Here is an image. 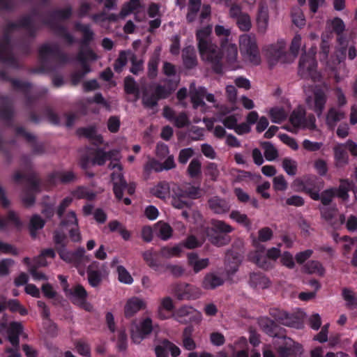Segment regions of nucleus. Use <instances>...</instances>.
Listing matches in <instances>:
<instances>
[{"label": "nucleus", "mask_w": 357, "mask_h": 357, "mask_svg": "<svg viewBox=\"0 0 357 357\" xmlns=\"http://www.w3.org/2000/svg\"><path fill=\"white\" fill-rule=\"evenodd\" d=\"M201 167V162L197 158L192 159L188 167V173L189 176L191 178H197L202 173Z\"/></svg>", "instance_id": "59"}, {"label": "nucleus", "mask_w": 357, "mask_h": 357, "mask_svg": "<svg viewBox=\"0 0 357 357\" xmlns=\"http://www.w3.org/2000/svg\"><path fill=\"white\" fill-rule=\"evenodd\" d=\"M314 56L315 52L313 50L301 55L298 63V73L302 78L311 79L315 81L317 77V63Z\"/></svg>", "instance_id": "8"}, {"label": "nucleus", "mask_w": 357, "mask_h": 357, "mask_svg": "<svg viewBox=\"0 0 357 357\" xmlns=\"http://www.w3.org/2000/svg\"><path fill=\"white\" fill-rule=\"evenodd\" d=\"M183 66L186 69L191 70L197 66V59L195 50L192 46H187L182 51Z\"/></svg>", "instance_id": "35"}, {"label": "nucleus", "mask_w": 357, "mask_h": 357, "mask_svg": "<svg viewBox=\"0 0 357 357\" xmlns=\"http://www.w3.org/2000/svg\"><path fill=\"white\" fill-rule=\"evenodd\" d=\"M158 63V56H152L149 59L148 63V77L150 79H155L157 77Z\"/></svg>", "instance_id": "61"}, {"label": "nucleus", "mask_w": 357, "mask_h": 357, "mask_svg": "<svg viewBox=\"0 0 357 357\" xmlns=\"http://www.w3.org/2000/svg\"><path fill=\"white\" fill-rule=\"evenodd\" d=\"M342 296L346 302V307L348 309L354 310L357 308V297L352 290L348 288H343Z\"/></svg>", "instance_id": "49"}, {"label": "nucleus", "mask_w": 357, "mask_h": 357, "mask_svg": "<svg viewBox=\"0 0 357 357\" xmlns=\"http://www.w3.org/2000/svg\"><path fill=\"white\" fill-rule=\"evenodd\" d=\"M77 132L79 135L88 138L96 146L100 145L103 142L102 136L97 134L94 126L79 128Z\"/></svg>", "instance_id": "39"}, {"label": "nucleus", "mask_w": 357, "mask_h": 357, "mask_svg": "<svg viewBox=\"0 0 357 357\" xmlns=\"http://www.w3.org/2000/svg\"><path fill=\"white\" fill-rule=\"evenodd\" d=\"M264 150V157L268 161H273L278 156V151L270 142H264L261 144Z\"/></svg>", "instance_id": "53"}, {"label": "nucleus", "mask_w": 357, "mask_h": 357, "mask_svg": "<svg viewBox=\"0 0 357 357\" xmlns=\"http://www.w3.org/2000/svg\"><path fill=\"white\" fill-rule=\"evenodd\" d=\"M268 9L265 3H260L259 5L257 24L258 31L261 33H264L267 29L268 24Z\"/></svg>", "instance_id": "31"}, {"label": "nucleus", "mask_w": 357, "mask_h": 357, "mask_svg": "<svg viewBox=\"0 0 357 357\" xmlns=\"http://www.w3.org/2000/svg\"><path fill=\"white\" fill-rule=\"evenodd\" d=\"M122 169L121 165L113 162V193L119 201L123 199L124 192H126L128 195H132L136 189L135 183H128L125 180L121 172Z\"/></svg>", "instance_id": "6"}, {"label": "nucleus", "mask_w": 357, "mask_h": 357, "mask_svg": "<svg viewBox=\"0 0 357 357\" xmlns=\"http://www.w3.org/2000/svg\"><path fill=\"white\" fill-rule=\"evenodd\" d=\"M73 13L71 6H68L63 9H56L50 13L49 18L47 20H52L56 22V20H66L69 19Z\"/></svg>", "instance_id": "51"}, {"label": "nucleus", "mask_w": 357, "mask_h": 357, "mask_svg": "<svg viewBox=\"0 0 357 357\" xmlns=\"http://www.w3.org/2000/svg\"><path fill=\"white\" fill-rule=\"evenodd\" d=\"M303 191L309 195L311 199L319 201V192L324 187V181L316 176H310L303 182Z\"/></svg>", "instance_id": "20"}, {"label": "nucleus", "mask_w": 357, "mask_h": 357, "mask_svg": "<svg viewBox=\"0 0 357 357\" xmlns=\"http://www.w3.org/2000/svg\"><path fill=\"white\" fill-rule=\"evenodd\" d=\"M143 258L150 268L155 271L162 273L165 264L160 261L157 252L146 251L143 254Z\"/></svg>", "instance_id": "37"}, {"label": "nucleus", "mask_w": 357, "mask_h": 357, "mask_svg": "<svg viewBox=\"0 0 357 357\" xmlns=\"http://www.w3.org/2000/svg\"><path fill=\"white\" fill-rule=\"evenodd\" d=\"M241 254L235 250H229L225 255L226 270L229 275H234L242 261Z\"/></svg>", "instance_id": "24"}, {"label": "nucleus", "mask_w": 357, "mask_h": 357, "mask_svg": "<svg viewBox=\"0 0 357 357\" xmlns=\"http://www.w3.org/2000/svg\"><path fill=\"white\" fill-rule=\"evenodd\" d=\"M175 297L180 301L195 300L200 296L199 288L184 282L176 284L174 287Z\"/></svg>", "instance_id": "14"}, {"label": "nucleus", "mask_w": 357, "mask_h": 357, "mask_svg": "<svg viewBox=\"0 0 357 357\" xmlns=\"http://www.w3.org/2000/svg\"><path fill=\"white\" fill-rule=\"evenodd\" d=\"M57 179L61 183L67 184L75 181L76 175L72 171H56L50 174L47 176V181L50 184H55Z\"/></svg>", "instance_id": "32"}, {"label": "nucleus", "mask_w": 357, "mask_h": 357, "mask_svg": "<svg viewBox=\"0 0 357 357\" xmlns=\"http://www.w3.org/2000/svg\"><path fill=\"white\" fill-rule=\"evenodd\" d=\"M240 50L242 54L255 66L261 63L259 50L256 39L248 35H243L239 39Z\"/></svg>", "instance_id": "10"}, {"label": "nucleus", "mask_w": 357, "mask_h": 357, "mask_svg": "<svg viewBox=\"0 0 357 357\" xmlns=\"http://www.w3.org/2000/svg\"><path fill=\"white\" fill-rule=\"evenodd\" d=\"M202 6V0H189L186 20L188 23H192L197 17Z\"/></svg>", "instance_id": "42"}, {"label": "nucleus", "mask_w": 357, "mask_h": 357, "mask_svg": "<svg viewBox=\"0 0 357 357\" xmlns=\"http://www.w3.org/2000/svg\"><path fill=\"white\" fill-rule=\"evenodd\" d=\"M142 102L144 107L153 109L158 105V100L154 93L149 95L147 92H144L143 93Z\"/></svg>", "instance_id": "64"}, {"label": "nucleus", "mask_w": 357, "mask_h": 357, "mask_svg": "<svg viewBox=\"0 0 357 357\" xmlns=\"http://www.w3.org/2000/svg\"><path fill=\"white\" fill-rule=\"evenodd\" d=\"M43 24L47 26L56 36L63 38L68 45H71L75 43V38L68 32L65 26L52 20H45Z\"/></svg>", "instance_id": "22"}, {"label": "nucleus", "mask_w": 357, "mask_h": 357, "mask_svg": "<svg viewBox=\"0 0 357 357\" xmlns=\"http://www.w3.org/2000/svg\"><path fill=\"white\" fill-rule=\"evenodd\" d=\"M327 97L321 89H317L314 93V107L313 110L319 117L325 107Z\"/></svg>", "instance_id": "41"}, {"label": "nucleus", "mask_w": 357, "mask_h": 357, "mask_svg": "<svg viewBox=\"0 0 357 357\" xmlns=\"http://www.w3.org/2000/svg\"><path fill=\"white\" fill-rule=\"evenodd\" d=\"M252 285L261 288H267L270 284V280L261 273H252L250 275Z\"/></svg>", "instance_id": "50"}, {"label": "nucleus", "mask_w": 357, "mask_h": 357, "mask_svg": "<svg viewBox=\"0 0 357 357\" xmlns=\"http://www.w3.org/2000/svg\"><path fill=\"white\" fill-rule=\"evenodd\" d=\"M21 162L27 169L28 172L26 174L16 172L13 177V181L19 183L21 180L24 179L28 183L24 190H29V192L33 193L40 192V180L38 178V174L32 169L30 156L23 155L21 157Z\"/></svg>", "instance_id": "4"}, {"label": "nucleus", "mask_w": 357, "mask_h": 357, "mask_svg": "<svg viewBox=\"0 0 357 357\" xmlns=\"http://www.w3.org/2000/svg\"><path fill=\"white\" fill-rule=\"evenodd\" d=\"M96 59V54L91 49L79 50L77 55V60L81 63L82 70H80V72H82L84 76L91 72V68L87 63V61H95Z\"/></svg>", "instance_id": "28"}, {"label": "nucleus", "mask_w": 357, "mask_h": 357, "mask_svg": "<svg viewBox=\"0 0 357 357\" xmlns=\"http://www.w3.org/2000/svg\"><path fill=\"white\" fill-rule=\"evenodd\" d=\"M145 307L146 303L143 300L136 296L132 297L131 298L128 300L125 305V316L128 318L132 317L137 312L145 308Z\"/></svg>", "instance_id": "33"}, {"label": "nucleus", "mask_w": 357, "mask_h": 357, "mask_svg": "<svg viewBox=\"0 0 357 357\" xmlns=\"http://www.w3.org/2000/svg\"><path fill=\"white\" fill-rule=\"evenodd\" d=\"M305 272L309 274H316L319 276H324L326 270L322 264L317 260L307 261L303 266Z\"/></svg>", "instance_id": "44"}, {"label": "nucleus", "mask_w": 357, "mask_h": 357, "mask_svg": "<svg viewBox=\"0 0 357 357\" xmlns=\"http://www.w3.org/2000/svg\"><path fill=\"white\" fill-rule=\"evenodd\" d=\"M188 262L189 266L192 267L195 273L200 272L209 265L208 259H199L197 253L191 252L188 255Z\"/></svg>", "instance_id": "38"}, {"label": "nucleus", "mask_w": 357, "mask_h": 357, "mask_svg": "<svg viewBox=\"0 0 357 357\" xmlns=\"http://www.w3.org/2000/svg\"><path fill=\"white\" fill-rule=\"evenodd\" d=\"M74 196L77 199H86L91 201L95 199L96 194L86 187L79 186L74 191Z\"/></svg>", "instance_id": "57"}, {"label": "nucleus", "mask_w": 357, "mask_h": 357, "mask_svg": "<svg viewBox=\"0 0 357 357\" xmlns=\"http://www.w3.org/2000/svg\"><path fill=\"white\" fill-rule=\"evenodd\" d=\"M54 242L59 255L63 261L74 264L76 266H85L91 261V257L85 255L84 248H79L74 252L65 250L66 236L59 231L54 232Z\"/></svg>", "instance_id": "2"}, {"label": "nucleus", "mask_w": 357, "mask_h": 357, "mask_svg": "<svg viewBox=\"0 0 357 357\" xmlns=\"http://www.w3.org/2000/svg\"><path fill=\"white\" fill-rule=\"evenodd\" d=\"M17 29L9 28V22L3 29V33L0 40V61L14 68H19L17 59L13 54L11 33Z\"/></svg>", "instance_id": "5"}, {"label": "nucleus", "mask_w": 357, "mask_h": 357, "mask_svg": "<svg viewBox=\"0 0 357 357\" xmlns=\"http://www.w3.org/2000/svg\"><path fill=\"white\" fill-rule=\"evenodd\" d=\"M256 250L250 252L248 255V259L252 262L256 264L259 267L268 270L272 267L271 260H276L280 255V250L276 248H272L265 252V247L263 245L254 241Z\"/></svg>", "instance_id": "3"}, {"label": "nucleus", "mask_w": 357, "mask_h": 357, "mask_svg": "<svg viewBox=\"0 0 357 357\" xmlns=\"http://www.w3.org/2000/svg\"><path fill=\"white\" fill-rule=\"evenodd\" d=\"M74 27L77 31L82 33V39L81 40L80 50L90 49L89 46L90 45V43L93 40L94 38V33L91 29L90 25L84 24L77 22L75 23Z\"/></svg>", "instance_id": "27"}, {"label": "nucleus", "mask_w": 357, "mask_h": 357, "mask_svg": "<svg viewBox=\"0 0 357 357\" xmlns=\"http://www.w3.org/2000/svg\"><path fill=\"white\" fill-rule=\"evenodd\" d=\"M334 157L336 167H343L348 164L349 155L342 146H338L334 148Z\"/></svg>", "instance_id": "43"}, {"label": "nucleus", "mask_w": 357, "mask_h": 357, "mask_svg": "<svg viewBox=\"0 0 357 357\" xmlns=\"http://www.w3.org/2000/svg\"><path fill=\"white\" fill-rule=\"evenodd\" d=\"M45 224V220L39 215H33L29 223V231L31 237L35 238L36 236V231L43 228Z\"/></svg>", "instance_id": "52"}, {"label": "nucleus", "mask_w": 357, "mask_h": 357, "mask_svg": "<svg viewBox=\"0 0 357 357\" xmlns=\"http://www.w3.org/2000/svg\"><path fill=\"white\" fill-rule=\"evenodd\" d=\"M332 31L337 34V41L340 47L336 50V56L339 62H342L346 59L347 52V37L343 34L345 30V25L343 20L340 17H335L331 21Z\"/></svg>", "instance_id": "11"}, {"label": "nucleus", "mask_w": 357, "mask_h": 357, "mask_svg": "<svg viewBox=\"0 0 357 357\" xmlns=\"http://www.w3.org/2000/svg\"><path fill=\"white\" fill-rule=\"evenodd\" d=\"M124 89L127 94L135 96V100L139 98V89L135 80L131 76H128L124 79Z\"/></svg>", "instance_id": "47"}, {"label": "nucleus", "mask_w": 357, "mask_h": 357, "mask_svg": "<svg viewBox=\"0 0 357 357\" xmlns=\"http://www.w3.org/2000/svg\"><path fill=\"white\" fill-rule=\"evenodd\" d=\"M116 273L118 274V280L120 282L126 284H132L134 280L124 266L121 265L118 266L116 267Z\"/></svg>", "instance_id": "55"}, {"label": "nucleus", "mask_w": 357, "mask_h": 357, "mask_svg": "<svg viewBox=\"0 0 357 357\" xmlns=\"http://www.w3.org/2000/svg\"><path fill=\"white\" fill-rule=\"evenodd\" d=\"M38 54L41 63L40 70L43 72L51 70V68L48 66V56L53 57L61 63H66L68 61L67 55L61 51L57 44L42 45L38 50Z\"/></svg>", "instance_id": "7"}, {"label": "nucleus", "mask_w": 357, "mask_h": 357, "mask_svg": "<svg viewBox=\"0 0 357 357\" xmlns=\"http://www.w3.org/2000/svg\"><path fill=\"white\" fill-rule=\"evenodd\" d=\"M346 117V113L340 108L331 107L326 116V123L329 129L333 130L337 123Z\"/></svg>", "instance_id": "30"}, {"label": "nucleus", "mask_w": 357, "mask_h": 357, "mask_svg": "<svg viewBox=\"0 0 357 357\" xmlns=\"http://www.w3.org/2000/svg\"><path fill=\"white\" fill-rule=\"evenodd\" d=\"M153 331L152 320L147 317L135 325L131 331V338L135 343H140Z\"/></svg>", "instance_id": "15"}, {"label": "nucleus", "mask_w": 357, "mask_h": 357, "mask_svg": "<svg viewBox=\"0 0 357 357\" xmlns=\"http://www.w3.org/2000/svg\"><path fill=\"white\" fill-rule=\"evenodd\" d=\"M23 332V326L21 323L12 321L7 329L8 340L13 347L20 345V335Z\"/></svg>", "instance_id": "34"}, {"label": "nucleus", "mask_w": 357, "mask_h": 357, "mask_svg": "<svg viewBox=\"0 0 357 357\" xmlns=\"http://www.w3.org/2000/svg\"><path fill=\"white\" fill-rule=\"evenodd\" d=\"M112 159V151H104L100 149H97L93 155H82L80 158L79 165L83 169H86L91 165H103L106 160Z\"/></svg>", "instance_id": "13"}, {"label": "nucleus", "mask_w": 357, "mask_h": 357, "mask_svg": "<svg viewBox=\"0 0 357 357\" xmlns=\"http://www.w3.org/2000/svg\"><path fill=\"white\" fill-rule=\"evenodd\" d=\"M353 183L347 178L340 180V185L337 188H331L333 190L335 197L340 198L342 202H347L349 198V192L352 188Z\"/></svg>", "instance_id": "36"}, {"label": "nucleus", "mask_w": 357, "mask_h": 357, "mask_svg": "<svg viewBox=\"0 0 357 357\" xmlns=\"http://www.w3.org/2000/svg\"><path fill=\"white\" fill-rule=\"evenodd\" d=\"M208 208L218 215H223L229 211L231 206L227 199L215 196L208 201Z\"/></svg>", "instance_id": "26"}, {"label": "nucleus", "mask_w": 357, "mask_h": 357, "mask_svg": "<svg viewBox=\"0 0 357 357\" xmlns=\"http://www.w3.org/2000/svg\"><path fill=\"white\" fill-rule=\"evenodd\" d=\"M223 283L224 280L220 276L214 273H208L204 277L202 285L205 289H214Z\"/></svg>", "instance_id": "40"}, {"label": "nucleus", "mask_w": 357, "mask_h": 357, "mask_svg": "<svg viewBox=\"0 0 357 357\" xmlns=\"http://www.w3.org/2000/svg\"><path fill=\"white\" fill-rule=\"evenodd\" d=\"M282 167L289 176H294L297 172V163L295 160L285 158L282 160Z\"/></svg>", "instance_id": "63"}, {"label": "nucleus", "mask_w": 357, "mask_h": 357, "mask_svg": "<svg viewBox=\"0 0 357 357\" xmlns=\"http://www.w3.org/2000/svg\"><path fill=\"white\" fill-rule=\"evenodd\" d=\"M193 312V308L184 305L178 308L176 311H175L172 314V317L174 318V319L179 323L185 324L188 321L189 319H190V317H188L190 314H192Z\"/></svg>", "instance_id": "46"}, {"label": "nucleus", "mask_w": 357, "mask_h": 357, "mask_svg": "<svg viewBox=\"0 0 357 357\" xmlns=\"http://www.w3.org/2000/svg\"><path fill=\"white\" fill-rule=\"evenodd\" d=\"M269 314L275 321L284 326L297 328L299 324L295 316L278 308H271Z\"/></svg>", "instance_id": "19"}, {"label": "nucleus", "mask_w": 357, "mask_h": 357, "mask_svg": "<svg viewBox=\"0 0 357 357\" xmlns=\"http://www.w3.org/2000/svg\"><path fill=\"white\" fill-rule=\"evenodd\" d=\"M66 294L70 296L71 301L74 304L89 310L86 303L87 292L83 286L77 284L73 289H69L68 294Z\"/></svg>", "instance_id": "23"}, {"label": "nucleus", "mask_w": 357, "mask_h": 357, "mask_svg": "<svg viewBox=\"0 0 357 357\" xmlns=\"http://www.w3.org/2000/svg\"><path fill=\"white\" fill-rule=\"evenodd\" d=\"M0 78L4 81L10 82L14 89L22 91L24 94V99H26V105L29 107L32 106L36 98L30 93L32 86L30 82H22L17 79L11 78L4 70H0Z\"/></svg>", "instance_id": "12"}, {"label": "nucleus", "mask_w": 357, "mask_h": 357, "mask_svg": "<svg viewBox=\"0 0 357 357\" xmlns=\"http://www.w3.org/2000/svg\"><path fill=\"white\" fill-rule=\"evenodd\" d=\"M17 136L23 137L26 142L30 144L31 146L32 153L36 155H43L45 152V144L42 142L36 141V137L28 132L26 129L22 126H17L15 128Z\"/></svg>", "instance_id": "18"}, {"label": "nucleus", "mask_w": 357, "mask_h": 357, "mask_svg": "<svg viewBox=\"0 0 357 357\" xmlns=\"http://www.w3.org/2000/svg\"><path fill=\"white\" fill-rule=\"evenodd\" d=\"M153 170L156 172L163 171L162 163L155 158L149 159L144 167V171L146 174H150Z\"/></svg>", "instance_id": "62"}, {"label": "nucleus", "mask_w": 357, "mask_h": 357, "mask_svg": "<svg viewBox=\"0 0 357 357\" xmlns=\"http://www.w3.org/2000/svg\"><path fill=\"white\" fill-rule=\"evenodd\" d=\"M185 196L180 190L178 192H175V195H172V206L176 208H184L189 207V203L185 200Z\"/></svg>", "instance_id": "56"}, {"label": "nucleus", "mask_w": 357, "mask_h": 357, "mask_svg": "<svg viewBox=\"0 0 357 357\" xmlns=\"http://www.w3.org/2000/svg\"><path fill=\"white\" fill-rule=\"evenodd\" d=\"M151 192L158 198L166 199L170 195L169 185L165 181L160 182L152 189Z\"/></svg>", "instance_id": "48"}, {"label": "nucleus", "mask_w": 357, "mask_h": 357, "mask_svg": "<svg viewBox=\"0 0 357 357\" xmlns=\"http://www.w3.org/2000/svg\"><path fill=\"white\" fill-rule=\"evenodd\" d=\"M211 33V27L209 26L197 31L198 50L202 59L211 65L213 70L217 74H222V66L220 61L222 55L218 52V47L208 39Z\"/></svg>", "instance_id": "1"}, {"label": "nucleus", "mask_w": 357, "mask_h": 357, "mask_svg": "<svg viewBox=\"0 0 357 357\" xmlns=\"http://www.w3.org/2000/svg\"><path fill=\"white\" fill-rule=\"evenodd\" d=\"M212 231L216 234L210 238L212 244L216 246H223L228 244L230 238L227 235L233 231L234 228L223 220L212 219L211 220Z\"/></svg>", "instance_id": "9"}, {"label": "nucleus", "mask_w": 357, "mask_h": 357, "mask_svg": "<svg viewBox=\"0 0 357 357\" xmlns=\"http://www.w3.org/2000/svg\"><path fill=\"white\" fill-rule=\"evenodd\" d=\"M260 326L264 332L271 337H283L282 328L274 321L268 318H262L259 321Z\"/></svg>", "instance_id": "29"}, {"label": "nucleus", "mask_w": 357, "mask_h": 357, "mask_svg": "<svg viewBox=\"0 0 357 357\" xmlns=\"http://www.w3.org/2000/svg\"><path fill=\"white\" fill-rule=\"evenodd\" d=\"M10 29H24L26 31L27 36L31 38H35L38 31V26L33 22V20L30 15H24L17 22H9Z\"/></svg>", "instance_id": "17"}, {"label": "nucleus", "mask_w": 357, "mask_h": 357, "mask_svg": "<svg viewBox=\"0 0 357 357\" xmlns=\"http://www.w3.org/2000/svg\"><path fill=\"white\" fill-rule=\"evenodd\" d=\"M305 114V110L303 108L299 107L297 109L293 110L290 114L289 122L294 128H301Z\"/></svg>", "instance_id": "45"}, {"label": "nucleus", "mask_w": 357, "mask_h": 357, "mask_svg": "<svg viewBox=\"0 0 357 357\" xmlns=\"http://www.w3.org/2000/svg\"><path fill=\"white\" fill-rule=\"evenodd\" d=\"M155 353L156 357H168L169 353L172 357H178L181 354V349L169 340L163 339L155 346Z\"/></svg>", "instance_id": "21"}, {"label": "nucleus", "mask_w": 357, "mask_h": 357, "mask_svg": "<svg viewBox=\"0 0 357 357\" xmlns=\"http://www.w3.org/2000/svg\"><path fill=\"white\" fill-rule=\"evenodd\" d=\"M218 52H220L221 57V63H222L223 58L225 59V61L229 64H233L237 59L238 55V50L237 47L234 44H231L227 43V40L226 41H221V47H218ZM223 66V64H222Z\"/></svg>", "instance_id": "25"}, {"label": "nucleus", "mask_w": 357, "mask_h": 357, "mask_svg": "<svg viewBox=\"0 0 357 357\" xmlns=\"http://www.w3.org/2000/svg\"><path fill=\"white\" fill-rule=\"evenodd\" d=\"M271 121L275 123H280L287 118V114L283 108L273 107L269 111Z\"/></svg>", "instance_id": "54"}, {"label": "nucleus", "mask_w": 357, "mask_h": 357, "mask_svg": "<svg viewBox=\"0 0 357 357\" xmlns=\"http://www.w3.org/2000/svg\"><path fill=\"white\" fill-rule=\"evenodd\" d=\"M183 347L188 351H193L196 349L197 344L192 338L190 331L185 328L182 335Z\"/></svg>", "instance_id": "60"}, {"label": "nucleus", "mask_w": 357, "mask_h": 357, "mask_svg": "<svg viewBox=\"0 0 357 357\" xmlns=\"http://www.w3.org/2000/svg\"><path fill=\"white\" fill-rule=\"evenodd\" d=\"M141 7L139 0H130L128 3H125L121 8V15L122 16H127L133 13Z\"/></svg>", "instance_id": "58"}, {"label": "nucleus", "mask_w": 357, "mask_h": 357, "mask_svg": "<svg viewBox=\"0 0 357 357\" xmlns=\"http://www.w3.org/2000/svg\"><path fill=\"white\" fill-rule=\"evenodd\" d=\"M286 43L283 40H279L276 43L264 47L266 56L271 65H273L285 56Z\"/></svg>", "instance_id": "16"}]
</instances>
